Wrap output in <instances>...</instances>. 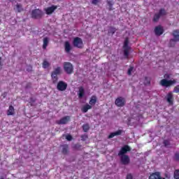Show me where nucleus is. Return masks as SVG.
I'll return each instance as SVG.
<instances>
[{
  "label": "nucleus",
  "instance_id": "21",
  "mask_svg": "<svg viewBox=\"0 0 179 179\" xmlns=\"http://www.w3.org/2000/svg\"><path fill=\"white\" fill-rule=\"evenodd\" d=\"M64 50L66 52H71V50H72V46H71V43H69V41H66L64 43Z\"/></svg>",
  "mask_w": 179,
  "mask_h": 179
},
{
  "label": "nucleus",
  "instance_id": "38",
  "mask_svg": "<svg viewBox=\"0 0 179 179\" xmlns=\"http://www.w3.org/2000/svg\"><path fill=\"white\" fill-rule=\"evenodd\" d=\"M173 93H179V85L174 87Z\"/></svg>",
  "mask_w": 179,
  "mask_h": 179
},
{
  "label": "nucleus",
  "instance_id": "2",
  "mask_svg": "<svg viewBox=\"0 0 179 179\" xmlns=\"http://www.w3.org/2000/svg\"><path fill=\"white\" fill-rule=\"evenodd\" d=\"M129 40L128 39V38H127L124 40V43L123 45L124 56L125 57V58H127V59L129 58V50H131V47H129Z\"/></svg>",
  "mask_w": 179,
  "mask_h": 179
},
{
  "label": "nucleus",
  "instance_id": "6",
  "mask_svg": "<svg viewBox=\"0 0 179 179\" xmlns=\"http://www.w3.org/2000/svg\"><path fill=\"white\" fill-rule=\"evenodd\" d=\"M62 69L60 66H57L51 73V78L53 80V83H55L58 80V75H61Z\"/></svg>",
  "mask_w": 179,
  "mask_h": 179
},
{
  "label": "nucleus",
  "instance_id": "10",
  "mask_svg": "<svg viewBox=\"0 0 179 179\" xmlns=\"http://www.w3.org/2000/svg\"><path fill=\"white\" fill-rule=\"evenodd\" d=\"M128 152H131V147L128 145H125L118 152V156H125L126 153H128Z\"/></svg>",
  "mask_w": 179,
  "mask_h": 179
},
{
  "label": "nucleus",
  "instance_id": "28",
  "mask_svg": "<svg viewBox=\"0 0 179 179\" xmlns=\"http://www.w3.org/2000/svg\"><path fill=\"white\" fill-rule=\"evenodd\" d=\"M50 65V62H48L47 60H43V62L42 64L43 69H47V68H48Z\"/></svg>",
  "mask_w": 179,
  "mask_h": 179
},
{
  "label": "nucleus",
  "instance_id": "45",
  "mask_svg": "<svg viewBox=\"0 0 179 179\" xmlns=\"http://www.w3.org/2000/svg\"><path fill=\"white\" fill-rule=\"evenodd\" d=\"M6 94H7V93H6V92H3V97H5V96H6Z\"/></svg>",
  "mask_w": 179,
  "mask_h": 179
},
{
  "label": "nucleus",
  "instance_id": "36",
  "mask_svg": "<svg viewBox=\"0 0 179 179\" xmlns=\"http://www.w3.org/2000/svg\"><path fill=\"white\" fill-rule=\"evenodd\" d=\"M164 145L166 148H167V146H170V141L169 140H164Z\"/></svg>",
  "mask_w": 179,
  "mask_h": 179
},
{
  "label": "nucleus",
  "instance_id": "42",
  "mask_svg": "<svg viewBox=\"0 0 179 179\" xmlns=\"http://www.w3.org/2000/svg\"><path fill=\"white\" fill-rule=\"evenodd\" d=\"M134 177L132 176V174L131 173H129L127 174V177H126V179H133Z\"/></svg>",
  "mask_w": 179,
  "mask_h": 179
},
{
  "label": "nucleus",
  "instance_id": "37",
  "mask_svg": "<svg viewBox=\"0 0 179 179\" xmlns=\"http://www.w3.org/2000/svg\"><path fill=\"white\" fill-rule=\"evenodd\" d=\"M101 0H92L91 3L92 5H97Z\"/></svg>",
  "mask_w": 179,
  "mask_h": 179
},
{
  "label": "nucleus",
  "instance_id": "34",
  "mask_svg": "<svg viewBox=\"0 0 179 179\" xmlns=\"http://www.w3.org/2000/svg\"><path fill=\"white\" fill-rule=\"evenodd\" d=\"M175 162H179V152H176L173 157Z\"/></svg>",
  "mask_w": 179,
  "mask_h": 179
},
{
  "label": "nucleus",
  "instance_id": "7",
  "mask_svg": "<svg viewBox=\"0 0 179 179\" xmlns=\"http://www.w3.org/2000/svg\"><path fill=\"white\" fill-rule=\"evenodd\" d=\"M73 45L76 48H83V41L80 37H75L73 40Z\"/></svg>",
  "mask_w": 179,
  "mask_h": 179
},
{
  "label": "nucleus",
  "instance_id": "25",
  "mask_svg": "<svg viewBox=\"0 0 179 179\" xmlns=\"http://www.w3.org/2000/svg\"><path fill=\"white\" fill-rule=\"evenodd\" d=\"M115 31H117V29L115 27H109L108 34H111V36H113L115 34Z\"/></svg>",
  "mask_w": 179,
  "mask_h": 179
},
{
  "label": "nucleus",
  "instance_id": "5",
  "mask_svg": "<svg viewBox=\"0 0 179 179\" xmlns=\"http://www.w3.org/2000/svg\"><path fill=\"white\" fill-rule=\"evenodd\" d=\"M177 83V80H167L166 78L161 80L160 85L161 86H164V87H170V86H173V85Z\"/></svg>",
  "mask_w": 179,
  "mask_h": 179
},
{
  "label": "nucleus",
  "instance_id": "46",
  "mask_svg": "<svg viewBox=\"0 0 179 179\" xmlns=\"http://www.w3.org/2000/svg\"><path fill=\"white\" fill-rule=\"evenodd\" d=\"M75 148H80V145H76Z\"/></svg>",
  "mask_w": 179,
  "mask_h": 179
},
{
  "label": "nucleus",
  "instance_id": "8",
  "mask_svg": "<svg viewBox=\"0 0 179 179\" xmlns=\"http://www.w3.org/2000/svg\"><path fill=\"white\" fill-rule=\"evenodd\" d=\"M127 101L125 100V98L122 96L117 97L115 101V104L117 107H124Z\"/></svg>",
  "mask_w": 179,
  "mask_h": 179
},
{
  "label": "nucleus",
  "instance_id": "12",
  "mask_svg": "<svg viewBox=\"0 0 179 179\" xmlns=\"http://www.w3.org/2000/svg\"><path fill=\"white\" fill-rule=\"evenodd\" d=\"M120 161L124 166L128 165V164L131 162V159L128 155H120Z\"/></svg>",
  "mask_w": 179,
  "mask_h": 179
},
{
  "label": "nucleus",
  "instance_id": "41",
  "mask_svg": "<svg viewBox=\"0 0 179 179\" xmlns=\"http://www.w3.org/2000/svg\"><path fill=\"white\" fill-rule=\"evenodd\" d=\"M133 71H134V67H130V68L128 69V71H127L128 75H131Z\"/></svg>",
  "mask_w": 179,
  "mask_h": 179
},
{
  "label": "nucleus",
  "instance_id": "3",
  "mask_svg": "<svg viewBox=\"0 0 179 179\" xmlns=\"http://www.w3.org/2000/svg\"><path fill=\"white\" fill-rule=\"evenodd\" d=\"M44 15V13L38 8L32 10L31 16L32 19H41Z\"/></svg>",
  "mask_w": 179,
  "mask_h": 179
},
{
  "label": "nucleus",
  "instance_id": "33",
  "mask_svg": "<svg viewBox=\"0 0 179 179\" xmlns=\"http://www.w3.org/2000/svg\"><path fill=\"white\" fill-rule=\"evenodd\" d=\"M173 177L175 179H179V169L175 170Z\"/></svg>",
  "mask_w": 179,
  "mask_h": 179
},
{
  "label": "nucleus",
  "instance_id": "20",
  "mask_svg": "<svg viewBox=\"0 0 179 179\" xmlns=\"http://www.w3.org/2000/svg\"><path fill=\"white\" fill-rule=\"evenodd\" d=\"M62 153L63 155H68V152H69V145L68 144H64L62 145Z\"/></svg>",
  "mask_w": 179,
  "mask_h": 179
},
{
  "label": "nucleus",
  "instance_id": "30",
  "mask_svg": "<svg viewBox=\"0 0 179 179\" xmlns=\"http://www.w3.org/2000/svg\"><path fill=\"white\" fill-rule=\"evenodd\" d=\"M83 129L84 132H87V131L90 129V126H89L87 124H85L83 125Z\"/></svg>",
  "mask_w": 179,
  "mask_h": 179
},
{
  "label": "nucleus",
  "instance_id": "9",
  "mask_svg": "<svg viewBox=\"0 0 179 179\" xmlns=\"http://www.w3.org/2000/svg\"><path fill=\"white\" fill-rule=\"evenodd\" d=\"M68 87V84L62 80L58 82L57 89L59 92H65Z\"/></svg>",
  "mask_w": 179,
  "mask_h": 179
},
{
  "label": "nucleus",
  "instance_id": "27",
  "mask_svg": "<svg viewBox=\"0 0 179 179\" xmlns=\"http://www.w3.org/2000/svg\"><path fill=\"white\" fill-rule=\"evenodd\" d=\"M160 15L157 13H155L154 15L153 19H152V22H154L155 23H156L157 22H159V19H160Z\"/></svg>",
  "mask_w": 179,
  "mask_h": 179
},
{
  "label": "nucleus",
  "instance_id": "19",
  "mask_svg": "<svg viewBox=\"0 0 179 179\" xmlns=\"http://www.w3.org/2000/svg\"><path fill=\"white\" fill-rule=\"evenodd\" d=\"M97 103V96L96 95H92L90 99L89 104L90 106H95Z\"/></svg>",
  "mask_w": 179,
  "mask_h": 179
},
{
  "label": "nucleus",
  "instance_id": "43",
  "mask_svg": "<svg viewBox=\"0 0 179 179\" xmlns=\"http://www.w3.org/2000/svg\"><path fill=\"white\" fill-rule=\"evenodd\" d=\"M164 78H165V79H170V75H169V74H165V75L164 76Z\"/></svg>",
  "mask_w": 179,
  "mask_h": 179
},
{
  "label": "nucleus",
  "instance_id": "22",
  "mask_svg": "<svg viewBox=\"0 0 179 179\" xmlns=\"http://www.w3.org/2000/svg\"><path fill=\"white\" fill-rule=\"evenodd\" d=\"M43 49L46 50L47 47H48V43H50V38L48 37L43 38Z\"/></svg>",
  "mask_w": 179,
  "mask_h": 179
},
{
  "label": "nucleus",
  "instance_id": "29",
  "mask_svg": "<svg viewBox=\"0 0 179 179\" xmlns=\"http://www.w3.org/2000/svg\"><path fill=\"white\" fill-rule=\"evenodd\" d=\"M143 83H144L145 86H149V85H150V78L145 77Z\"/></svg>",
  "mask_w": 179,
  "mask_h": 179
},
{
  "label": "nucleus",
  "instance_id": "15",
  "mask_svg": "<svg viewBox=\"0 0 179 179\" xmlns=\"http://www.w3.org/2000/svg\"><path fill=\"white\" fill-rule=\"evenodd\" d=\"M166 101L169 103V104H171V106H173L174 103V98L173 95V92H170L166 95Z\"/></svg>",
  "mask_w": 179,
  "mask_h": 179
},
{
  "label": "nucleus",
  "instance_id": "1",
  "mask_svg": "<svg viewBox=\"0 0 179 179\" xmlns=\"http://www.w3.org/2000/svg\"><path fill=\"white\" fill-rule=\"evenodd\" d=\"M172 36L174 37V38L169 41V47H175L176 43L179 41V29L174 30L172 33Z\"/></svg>",
  "mask_w": 179,
  "mask_h": 179
},
{
  "label": "nucleus",
  "instance_id": "16",
  "mask_svg": "<svg viewBox=\"0 0 179 179\" xmlns=\"http://www.w3.org/2000/svg\"><path fill=\"white\" fill-rule=\"evenodd\" d=\"M155 33L156 36H162V34L164 33V29H163V27H162V26L159 25L157 27H155Z\"/></svg>",
  "mask_w": 179,
  "mask_h": 179
},
{
  "label": "nucleus",
  "instance_id": "40",
  "mask_svg": "<svg viewBox=\"0 0 179 179\" xmlns=\"http://www.w3.org/2000/svg\"><path fill=\"white\" fill-rule=\"evenodd\" d=\"M87 138H88L87 135H86V134L82 135L81 136V141H87Z\"/></svg>",
  "mask_w": 179,
  "mask_h": 179
},
{
  "label": "nucleus",
  "instance_id": "32",
  "mask_svg": "<svg viewBox=\"0 0 179 179\" xmlns=\"http://www.w3.org/2000/svg\"><path fill=\"white\" fill-rule=\"evenodd\" d=\"M16 8L17 12L20 13V12H23V7L22 6L21 4L17 3L16 5Z\"/></svg>",
  "mask_w": 179,
  "mask_h": 179
},
{
  "label": "nucleus",
  "instance_id": "23",
  "mask_svg": "<svg viewBox=\"0 0 179 179\" xmlns=\"http://www.w3.org/2000/svg\"><path fill=\"white\" fill-rule=\"evenodd\" d=\"M7 115H15V108L10 105L7 110Z\"/></svg>",
  "mask_w": 179,
  "mask_h": 179
},
{
  "label": "nucleus",
  "instance_id": "31",
  "mask_svg": "<svg viewBox=\"0 0 179 179\" xmlns=\"http://www.w3.org/2000/svg\"><path fill=\"white\" fill-rule=\"evenodd\" d=\"M107 4L109 6V10H113V6L114 5V1H108Z\"/></svg>",
  "mask_w": 179,
  "mask_h": 179
},
{
  "label": "nucleus",
  "instance_id": "4",
  "mask_svg": "<svg viewBox=\"0 0 179 179\" xmlns=\"http://www.w3.org/2000/svg\"><path fill=\"white\" fill-rule=\"evenodd\" d=\"M63 66L64 72H66L67 75H72V73L73 72V65L71 62H64Z\"/></svg>",
  "mask_w": 179,
  "mask_h": 179
},
{
  "label": "nucleus",
  "instance_id": "35",
  "mask_svg": "<svg viewBox=\"0 0 179 179\" xmlns=\"http://www.w3.org/2000/svg\"><path fill=\"white\" fill-rule=\"evenodd\" d=\"M36 98H34V97H31L29 99V103L31 104V106H33V103H36Z\"/></svg>",
  "mask_w": 179,
  "mask_h": 179
},
{
  "label": "nucleus",
  "instance_id": "47",
  "mask_svg": "<svg viewBox=\"0 0 179 179\" xmlns=\"http://www.w3.org/2000/svg\"><path fill=\"white\" fill-rule=\"evenodd\" d=\"M2 59V57H0V65H1V60Z\"/></svg>",
  "mask_w": 179,
  "mask_h": 179
},
{
  "label": "nucleus",
  "instance_id": "24",
  "mask_svg": "<svg viewBox=\"0 0 179 179\" xmlns=\"http://www.w3.org/2000/svg\"><path fill=\"white\" fill-rule=\"evenodd\" d=\"M89 110H92V106L87 103L83 106L81 108L82 113H87Z\"/></svg>",
  "mask_w": 179,
  "mask_h": 179
},
{
  "label": "nucleus",
  "instance_id": "39",
  "mask_svg": "<svg viewBox=\"0 0 179 179\" xmlns=\"http://www.w3.org/2000/svg\"><path fill=\"white\" fill-rule=\"evenodd\" d=\"M66 139L69 141H72V139H73V138L71 136V134H68L67 136H66Z\"/></svg>",
  "mask_w": 179,
  "mask_h": 179
},
{
  "label": "nucleus",
  "instance_id": "13",
  "mask_svg": "<svg viewBox=\"0 0 179 179\" xmlns=\"http://www.w3.org/2000/svg\"><path fill=\"white\" fill-rule=\"evenodd\" d=\"M149 179H166V178H162V173L155 172V173H152L149 176Z\"/></svg>",
  "mask_w": 179,
  "mask_h": 179
},
{
  "label": "nucleus",
  "instance_id": "17",
  "mask_svg": "<svg viewBox=\"0 0 179 179\" xmlns=\"http://www.w3.org/2000/svg\"><path fill=\"white\" fill-rule=\"evenodd\" d=\"M122 132H124V131L119 129L115 132L110 133L108 138V139H111L114 138V136H118L119 135H122Z\"/></svg>",
  "mask_w": 179,
  "mask_h": 179
},
{
  "label": "nucleus",
  "instance_id": "11",
  "mask_svg": "<svg viewBox=\"0 0 179 179\" xmlns=\"http://www.w3.org/2000/svg\"><path fill=\"white\" fill-rule=\"evenodd\" d=\"M71 121V117L70 116H65L62 118H61L59 120H57L56 122V124L58 125H65V124H68Z\"/></svg>",
  "mask_w": 179,
  "mask_h": 179
},
{
  "label": "nucleus",
  "instance_id": "44",
  "mask_svg": "<svg viewBox=\"0 0 179 179\" xmlns=\"http://www.w3.org/2000/svg\"><path fill=\"white\" fill-rule=\"evenodd\" d=\"M33 69V67L31 66H29V69H27V71H31Z\"/></svg>",
  "mask_w": 179,
  "mask_h": 179
},
{
  "label": "nucleus",
  "instance_id": "48",
  "mask_svg": "<svg viewBox=\"0 0 179 179\" xmlns=\"http://www.w3.org/2000/svg\"><path fill=\"white\" fill-rule=\"evenodd\" d=\"M0 179H4V178H3V177H1V178H0Z\"/></svg>",
  "mask_w": 179,
  "mask_h": 179
},
{
  "label": "nucleus",
  "instance_id": "18",
  "mask_svg": "<svg viewBox=\"0 0 179 179\" xmlns=\"http://www.w3.org/2000/svg\"><path fill=\"white\" fill-rule=\"evenodd\" d=\"M78 99H83L85 96V88L83 87H78Z\"/></svg>",
  "mask_w": 179,
  "mask_h": 179
},
{
  "label": "nucleus",
  "instance_id": "26",
  "mask_svg": "<svg viewBox=\"0 0 179 179\" xmlns=\"http://www.w3.org/2000/svg\"><path fill=\"white\" fill-rule=\"evenodd\" d=\"M158 14L162 17V16H166V15H167V11H166V9L164 8H161L158 12Z\"/></svg>",
  "mask_w": 179,
  "mask_h": 179
},
{
  "label": "nucleus",
  "instance_id": "14",
  "mask_svg": "<svg viewBox=\"0 0 179 179\" xmlns=\"http://www.w3.org/2000/svg\"><path fill=\"white\" fill-rule=\"evenodd\" d=\"M58 6L52 5L50 7H48L45 8V11L46 15H52L54 13V11L57 9Z\"/></svg>",
  "mask_w": 179,
  "mask_h": 179
},
{
  "label": "nucleus",
  "instance_id": "49",
  "mask_svg": "<svg viewBox=\"0 0 179 179\" xmlns=\"http://www.w3.org/2000/svg\"><path fill=\"white\" fill-rule=\"evenodd\" d=\"M28 85H30V83H29Z\"/></svg>",
  "mask_w": 179,
  "mask_h": 179
}]
</instances>
